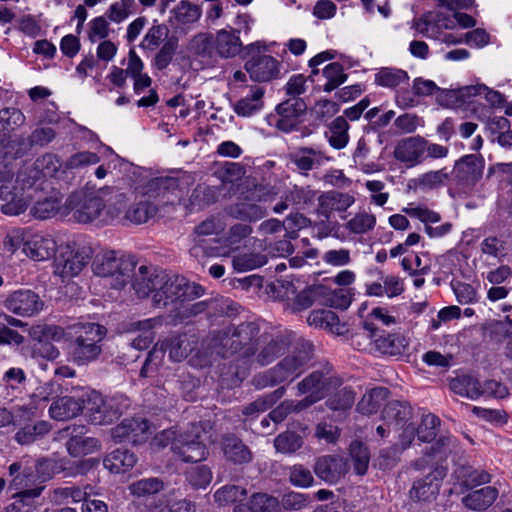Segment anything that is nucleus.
<instances>
[{
	"label": "nucleus",
	"instance_id": "nucleus-1",
	"mask_svg": "<svg viewBox=\"0 0 512 512\" xmlns=\"http://www.w3.org/2000/svg\"><path fill=\"white\" fill-rule=\"evenodd\" d=\"M158 287L152 296V306L166 309L171 306L168 318L171 324L177 325L207 312L213 300L196 299L202 297L205 289L185 277L164 272Z\"/></svg>",
	"mask_w": 512,
	"mask_h": 512
},
{
	"label": "nucleus",
	"instance_id": "nucleus-2",
	"mask_svg": "<svg viewBox=\"0 0 512 512\" xmlns=\"http://www.w3.org/2000/svg\"><path fill=\"white\" fill-rule=\"evenodd\" d=\"M280 187L272 184L267 176L249 175L235 202L225 207L229 217L243 222H257L268 215L264 203L278 199Z\"/></svg>",
	"mask_w": 512,
	"mask_h": 512
},
{
	"label": "nucleus",
	"instance_id": "nucleus-3",
	"mask_svg": "<svg viewBox=\"0 0 512 512\" xmlns=\"http://www.w3.org/2000/svg\"><path fill=\"white\" fill-rule=\"evenodd\" d=\"M288 340L282 335L259 334L253 347L246 348L243 364L224 365L220 379L227 388L238 386L250 373L253 366L266 367L284 354Z\"/></svg>",
	"mask_w": 512,
	"mask_h": 512
},
{
	"label": "nucleus",
	"instance_id": "nucleus-4",
	"mask_svg": "<svg viewBox=\"0 0 512 512\" xmlns=\"http://www.w3.org/2000/svg\"><path fill=\"white\" fill-rule=\"evenodd\" d=\"M314 347L309 341H299L293 351L283 357L276 365L257 373L251 382L256 389L272 387L284 382L291 383L308 368L313 358Z\"/></svg>",
	"mask_w": 512,
	"mask_h": 512
},
{
	"label": "nucleus",
	"instance_id": "nucleus-5",
	"mask_svg": "<svg viewBox=\"0 0 512 512\" xmlns=\"http://www.w3.org/2000/svg\"><path fill=\"white\" fill-rule=\"evenodd\" d=\"M260 334L256 322H242L237 326H228L214 331L209 338V347L222 357L238 354L237 359L228 365L243 364L246 348L253 347Z\"/></svg>",
	"mask_w": 512,
	"mask_h": 512
},
{
	"label": "nucleus",
	"instance_id": "nucleus-6",
	"mask_svg": "<svg viewBox=\"0 0 512 512\" xmlns=\"http://www.w3.org/2000/svg\"><path fill=\"white\" fill-rule=\"evenodd\" d=\"M202 436L200 427L193 425L191 429L179 433L172 429L163 430L155 436L154 441L160 446L170 444L174 455L183 462H199L209 454Z\"/></svg>",
	"mask_w": 512,
	"mask_h": 512
},
{
	"label": "nucleus",
	"instance_id": "nucleus-7",
	"mask_svg": "<svg viewBox=\"0 0 512 512\" xmlns=\"http://www.w3.org/2000/svg\"><path fill=\"white\" fill-rule=\"evenodd\" d=\"M111 193V188L104 187L96 191L80 190L72 193L65 206L72 212V217L78 223L87 224L99 218L106 207L105 199Z\"/></svg>",
	"mask_w": 512,
	"mask_h": 512
},
{
	"label": "nucleus",
	"instance_id": "nucleus-8",
	"mask_svg": "<svg viewBox=\"0 0 512 512\" xmlns=\"http://www.w3.org/2000/svg\"><path fill=\"white\" fill-rule=\"evenodd\" d=\"M92 267L95 275L110 278L111 287L121 289L134 272L136 261L132 256L117 255L115 251H109L97 256Z\"/></svg>",
	"mask_w": 512,
	"mask_h": 512
},
{
	"label": "nucleus",
	"instance_id": "nucleus-9",
	"mask_svg": "<svg viewBox=\"0 0 512 512\" xmlns=\"http://www.w3.org/2000/svg\"><path fill=\"white\" fill-rule=\"evenodd\" d=\"M342 384V378L330 364L326 363L306 375L296 384L295 388L297 395L314 396L315 399L320 401L326 398L334 389L340 388Z\"/></svg>",
	"mask_w": 512,
	"mask_h": 512
},
{
	"label": "nucleus",
	"instance_id": "nucleus-10",
	"mask_svg": "<svg viewBox=\"0 0 512 512\" xmlns=\"http://www.w3.org/2000/svg\"><path fill=\"white\" fill-rule=\"evenodd\" d=\"M128 407L124 398L104 399L101 395L93 393L84 401L85 416L94 425H109L117 420Z\"/></svg>",
	"mask_w": 512,
	"mask_h": 512
},
{
	"label": "nucleus",
	"instance_id": "nucleus-11",
	"mask_svg": "<svg viewBox=\"0 0 512 512\" xmlns=\"http://www.w3.org/2000/svg\"><path fill=\"white\" fill-rule=\"evenodd\" d=\"M104 337L103 327L96 323L83 326L82 331L72 343V357L78 365H85L96 360L101 353L98 344Z\"/></svg>",
	"mask_w": 512,
	"mask_h": 512
},
{
	"label": "nucleus",
	"instance_id": "nucleus-12",
	"mask_svg": "<svg viewBox=\"0 0 512 512\" xmlns=\"http://www.w3.org/2000/svg\"><path fill=\"white\" fill-rule=\"evenodd\" d=\"M244 49L247 54H251L244 67L253 81L267 82L279 76V61L271 55L261 53L257 43L249 44Z\"/></svg>",
	"mask_w": 512,
	"mask_h": 512
},
{
	"label": "nucleus",
	"instance_id": "nucleus-13",
	"mask_svg": "<svg viewBox=\"0 0 512 512\" xmlns=\"http://www.w3.org/2000/svg\"><path fill=\"white\" fill-rule=\"evenodd\" d=\"M364 329L368 337L374 344L375 350L379 353L391 357L402 356L408 350L410 340L400 332L379 333L378 328L371 323H365Z\"/></svg>",
	"mask_w": 512,
	"mask_h": 512
},
{
	"label": "nucleus",
	"instance_id": "nucleus-14",
	"mask_svg": "<svg viewBox=\"0 0 512 512\" xmlns=\"http://www.w3.org/2000/svg\"><path fill=\"white\" fill-rule=\"evenodd\" d=\"M0 200L3 201L1 211L6 215H19L28 207V198L31 195H24V190L18 189L13 179V174L5 172L0 175Z\"/></svg>",
	"mask_w": 512,
	"mask_h": 512
},
{
	"label": "nucleus",
	"instance_id": "nucleus-15",
	"mask_svg": "<svg viewBox=\"0 0 512 512\" xmlns=\"http://www.w3.org/2000/svg\"><path fill=\"white\" fill-rule=\"evenodd\" d=\"M88 252L83 249H75L70 245L61 247L54 261L55 274L62 278H70L78 275L89 261Z\"/></svg>",
	"mask_w": 512,
	"mask_h": 512
},
{
	"label": "nucleus",
	"instance_id": "nucleus-16",
	"mask_svg": "<svg viewBox=\"0 0 512 512\" xmlns=\"http://www.w3.org/2000/svg\"><path fill=\"white\" fill-rule=\"evenodd\" d=\"M113 439L118 442H128L133 445L145 443L152 434L151 426L144 418L124 419L111 431Z\"/></svg>",
	"mask_w": 512,
	"mask_h": 512
},
{
	"label": "nucleus",
	"instance_id": "nucleus-17",
	"mask_svg": "<svg viewBox=\"0 0 512 512\" xmlns=\"http://www.w3.org/2000/svg\"><path fill=\"white\" fill-rule=\"evenodd\" d=\"M446 472L445 467L436 466L423 478L414 481L409 491L410 499L416 502H430L434 500L439 493Z\"/></svg>",
	"mask_w": 512,
	"mask_h": 512
},
{
	"label": "nucleus",
	"instance_id": "nucleus-18",
	"mask_svg": "<svg viewBox=\"0 0 512 512\" xmlns=\"http://www.w3.org/2000/svg\"><path fill=\"white\" fill-rule=\"evenodd\" d=\"M313 470L319 479L328 484H336L349 471V463L341 455H324L316 459Z\"/></svg>",
	"mask_w": 512,
	"mask_h": 512
},
{
	"label": "nucleus",
	"instance_id": "nucleus-19",
	"mask_svg": "<svg viewBox=\"0 0 512 512\" xmlns=\"http://www.w3.org/2000/svg\"><path fill=\"white\" fill-rule=\"evenodd\" d=\"M5 307L12 313L31 317L43 309V301L39 295L29 289H21L12 292L5 299Z\"/></svg>",
	"mask_w": 512,
	"mask_h": 512
},
{
	"label": "nucleus",
	"instance_id": "nucleus-20",
	"mask_svg": "<svg viewBox=\"0 0 512 512\" xmlns=\"http://www.w3.org/2000/svg\"><path fill=\"white\" fill-rule=\"evenodd\" d=\"M69 439L66 442V449L70 456L80 457L92 454L100 449V442L97 438L87 436L88 429L84 425L67 427Z\"/></svg>",
	"mask_w": 512,
	"mask_h": 512
},
{
	"label": "nucleus",
	"instance_id": "nucleus-21",
	"mask_svg": "<svg viewBox=\"0 0 512 512\" xmlns=\"http://www.w3.org/2000/svg\"><path fill=\"white\" fill-rule=\"evenodd\" d=\"M484 160L477 155H466L456 162L455 178L464 187L474 186L482 177Z\"/></svg>",
	"mask_w": 512,
	"mask_h": 512
},
{
	"label": "nucleus",
	"instance_id": "nucleus-22",
	"mask_svg": "<svg viewBox=\"0 0 512 512\" xmlns=\"http://www.w3.org/2000/svg\"><path fill=\"white\" fill-rule=\"evenodd\" d=\"M317 200V214L321 217L331 216L334 212H346L355 203L352 194L337 190L323 192Z\"/></svg>",
	"mask_w": 512,
	"mask_h": 512
},
{
	"label": "nucleus",
	"instance_id": "nucleus-23",
	"mask_svg": "<svg viewBox=\"0 0 512 512\" xmlns=\"http://www.w3.org/2000/svg\"><path fill=\"white\" fill-rule=\"evenodd\" d=\"M425 151L426 139L420 136H413L398 142L394 150V156L397 160L413 167L423 162Z\"/></svg>",
	"mask_w": 512,
	"mask_h": 512
},
{
	"label": "nucleus",
	"instance_id": "nucleus-24",
	"mask_svg": "<svg viewBox=\"0 0 512 512\" xmlns=\"http://www.w3.org/2000/svg\"><path fill=\"white\" fill-rule=\"evenodd\" d=\"M307 110V104L301 98H289L277 105L276 111L280 118L276 123V127L284 132L292 131L297 123L298 118Z\"/></svg>",
	"mask_w": 512,
	"mask_h": 512
},
{
	"label": "nucleus",
	"instance_id": "nucleus-25",
	"mask_svg": "<svg viewBox=\"0 0 512 512\" xmlns=\"http://www.w3.org/2000/svg\"><path fill=\"white\" fill-rule=\"evenodd\" d=\"M164 270L155 268L153 266L141 265L134 275L133 289L139 298H146L151 295L158 287Z\"/></svg>",
	"mask_w": 512,
	"mask_h": 512
},
{
	"label": "nucleus",
	"instance_id": "nucleus-26",
	"mask_svg": "<svg viewBox=\"0 0 512 512\" xmlns=\"http://www.w3.org/2000/svg\"><path fill=\"white\" fill-rule=\"evenodd\" d=\"M196 347L197 341L195 336L181 334L163 340L159 350L162 351V355L168 352L169 358L172 361L180 362L195 350Z\"/></svg>",
	"mask_w": 512,
	"mask_h": 512
},
{
	"label": "nucleus",
	"instance_id": "nucleus-27",
	"mask_svg": "<svg viewBox=\"0 0 512 512\" xmlns=\"http://www.w3.org/2000/svg\"><path fill=\"white\" fill-rule=\"evenodd\" d=\"M220 443L223 455L228 462L241 465L252 460L249 447L236 435L226 433L222 435Z\"/></svg>",
	"mask_w": 512,
	"mask_h": 512
},
{
	"label": "nucleus",
	"instance_id": "nucleus-28",
	"mask_svg": "<svg viewBox=\"0 0 512 512\" xmlns=\"http://www.w3.org/2000/svg\"><path fill=\"white\" fill-rule=\"evenodd\" d=\"M214 35L209 32L195 34L187 44V52L203 63H212L216 60Z\"/></svg>",
	"mask_w": 512,
	"mask_h": 512
},
{
	"label": "nucleus",
	"instance_id": "nucleus-29",
	"mask_svg": "<svg viewBox=\"0 0 512 512\" xmlns=\"http://www.w3.org/2000/svg\"><path fill=\"white\" fill-rule=\"evenodd\" d=\"M56 242L49 235L31 234L24 243L23 252L35 261L49 259L55 254Z\"/></svg>",
	"mask_w": 512,
	"mask_h": 512
},
{
	"label": "nucleus",
	"instance_id": "nucleus-30",
	"mask_svg": "<svg viewBox=\"0 0 512 512\" xmlns=\"http://www.w3.org/2000/svg\"><path fill=\"white\" fill-rule=\"evenodd\" d=\"M453 477L462 492L491 482V475L487 471L476 469L469 464L458 465L453 471Z\"/></svg>",
	"mask_w": 512,
	"mask_h": 512
},
{
	"label": "nucleus",
	"instance_id": "nucleus-31",
	"mask_svg": "<svg viewBox=\"0 0 512 512\" xmlns=\"http://www.w3.org/2000/svg\"><path fill=\"white\" fill-rule=\"evenodd\" d=\"M216 58H233L243 49L238 30L221 29L215 35Z\"/></svg>",
	"mask_w": 512,
	"mask_h": 512
},
{
	"label": "nucleus",
	"instance_id": "nucleus-32",
	"mask_svg": "<svg viewBox=\"0 0 512 512\" xmlns=\"http://www.w3.org/2000/svg\"><path fill=\"white\" fill-rule=\"evenodd\" d=\"M84 411V400L71 396H63L54 400L49 408L51 418L66 421Z\"/></svg>",
	"mask_w": 512,
	"mask_h": 512
},
{
	"label": "nucleus",
	"instance_id": "nucleus-33",
	"mask_svg": "<svg viewBox=\"0 0 512 512\" xmlns=\"http://www.w3.org/2000/svg\"><path fill=\"white\" fill-rule=\"evenodd\" d=\"M264 93L263 87L254 85L251 87L249 94L240 98L233 104L234 112L241 117H250L258 113L264 105Z\"/></svg>",
	"mask_w": 512,
	"mask_h": 512
},
{
	"label": "nucleus",
	"instance_id": "nucleus-34",
	"mask_svg": "<svg viewBox=\"0 0 512 512\" xmlns=\"http://www.w3.org/2000/svg\"><path fill=\"white\" fill-rule=\"evenodd\" d=\"M496 487L486 486L478 490H474L462 498L463 505L474 511H482L489 508L498 497Z\"/></svg>",
	"mask_w": 512,
	"mask_h": 512
},
{
	"label": "nucleus",
	"instance_id": "nucleus-35",
	"mask_svg": "<svg viewBox=\"0 0 512 512\" xmlns=\"http://www.w3.org/2000/svg\"><path fill=\"white\" fill-rule=\"evenodd\" d=\"M290 161L302 172L310 171L322 164V152L312 147H299L289 153Z\"/></svg>",
	"mask_w": 512,
	"mask_h": 512
},
{
	"label": "nucleus",
	"instance_id": "nucleus-36",
	"mask_svg": "<svg viewBox=\"0 0 512 512\" xmlns=\"http://www.w3.org/2000/svg\"><path fill=\"white\" fill-rule=\"evenodd\" d=\"M481 383L470 374H459L449 381V388L462 397L477 399L481 396Z\"/></svg>",
	"mask_w": 512,
	"mask_h": 512
},
{
	"label": "nucleus",
	"instance_id": "nucleus-37",
	"mask_svg": "<svg viewBox=\"0 0 512 512\" xmlns=\"http://www.w3.org/2000/svg\"><path fill=\"white\" fill-rule=\"evenodd\" d=\"M137 462L134 453L125 449L112 451L103 461L104 466L114 473H125Z\"/></svg>",
	"mask_w": 512,
	"mask_h": 512
},
{
	"label": "nucleus",
	"instance_id": "nucleus-38",
	"mask_svg": "<svg viewBox=\"0 0 512 512\" xmlns=\"http://www.w3.org/2000/svg\"><path fill=\"white\" fill-rule=\"evenodd\" d=\"M389 391L384 387L373 388L366 392L357 404V411L361 414L370 415L376 413L388 398Z\"/></svg>",
	"mask_w": 512,
	"mask_h": 512
},
{
	"label": "nucleus",
	"instance_id": "nucleus-39",
	"mask_svg": "<svg viewBox=\"0 0 512 512\" xmlns=\"http://www.w3.org/2000/svg\"><path fill=\"white\" fill-rule=\"evenodd\" d=\"M349 456L354 473L358 476L366 475L370 463L369 448L363 442L354 440L349 446Z\"/></svg>",
	"mask_w": 512,
	"mask_h": 512
},
{
	"label": "nucleus",
	"instance_id": "nucleus-40",
	"mask_svg": "<svg viewBox=\"0 0 512 512\" xmlns=\"http://www.w3.org/2000/svg\"><path fill=\"white\" fill-rule=\"evenodd\" d=\"M412 417L411 406L404 401H390L383 410V418L389 424L404 426Z\"/></svg>",
	"mask_w": 512,
	"mask_h": 512
},
{
	"label": "nucleus",
	"instance_id": "nucleus-41",
	"mask_svg": "<svg viewBox=\"0 0 512 512\" xmlns=\"http://www.w3.org/2000/svg\"><path fill=\"white\" fill-rule=\"evenodd\" d=\"M335 393L328 394L325 405L328 409L335 412H346L353 406L356 393L348 386L337 388Z\"/></svg>",
	"mask_w": 512,
	"mask_h": 512
},
{
	"label": "nucleus",
	"instance_id": "nucleus-42",
	"mask_svg": "<svg viewBox=\"0 0 512 512\" xmlns=\"http://www.w3.org/2000/svg\"><path fill=\"white\" fill-rule=\"evenodd\" d=\"M50 431V424L46 421L28 423L21 427L14 435L15 441L20 445H29Z\"/></svg>",
	"mask_w": 512,
	"mask_h": 512
},
{
	"label": "nucleus",
	"instance_id": "nucleus-43",
	"mask_svg": "<svg viewBox=\"0 0 512 512\" xmlns=\"http://www.w3.org/2000/svg\"><path fill=\"white\" fill-rule=\"evenodd\" d=\"M326 288L321 285L309 286L299 292L292 302L287 304L288 309L297 313L310 308L316 299L325 293Z\"/></svg>",
	"mask_w": 512,
	"mask_h": 512
},
{
	"label": "nucleus",
	"instance_id": "nucleus-44",
	"mask_svg": "<svg viewBox=\"0 0 512 512\" xmlns=\"http://www.w3.org/2000/svg\"><path fill=\"white\" fill-rule=\"evenodd\" d=\"M158 212V205L149 200L132 204L126 211L125 218L133 224L146 223Z\"/></svg>",
	"mask_w": 512,
	"mask_h": 512
},
{
	"label": "nucleus",
	"instance_id": "nucleus-45",
	"mask_svg": "<svg viewBox=\"0 0 512 512\" xmlns=\"http://www.w3.org/2000/svg\"><path fill=\"white\" fill-rule=\"evenodd\" d=\"M171 12L178 25L194 24L202 15L201 8L188 0L180 1Z\"/></svg>",
	"mask_w": 512,
	"mask_h": 512
},
{
	"label": "nucleus",
	"instance_id": "nucleus-46",
	"mask_svg": "<svg viewBox=\"0 0 512 512\" xmlns=\"http://www.w3.org/2000/svg\"><path fill=\"white\" fill-rule=\"evenodd\" d=\"M349 124L344 116L335 118L326 133L330 145L335 149L344 148L349 141Z\"/></svg>",
	"mask_w": 512,
	"mask_h": 512
},
{
	"label": "nucleus",
	"instance_id": "nucleus-47",
	"mask_svg": "<svg viewBox=\"0 0 512 512\" xmlns=\"http://www.w3.org/2000/svg\"><path fill=\"white\" fill-rule=\"evenodd\" d=\"M179 187V181L175 177L161 176L151 179L146 185V194L150 198H164Z\"/></svg>",
	"mask_w": 512,
	"mask_h": 512
},
{
	"label": "nucleus",
	"instance_id": "nucleus-48",
	"mask_svg": "<svg viewBox=\"0 0 512 512\" xmlns=\"http://www.w3.org/2000/svg\"><path fill=\"white\" fill-rule=\"evenodd\" d=\"M9 475L11 477L9 490H26V487L33 480V471L27 465L22 462H14L9 466Z\"/></svg>",
	"mask_w": 512,
	"mask_h": 512
},
{
	"label": "nucleus",
	"instance_id": "nucleus-49",
	"mask_svg": "<svg viewBox=\"0 0 512 512\" xmlns=\"http://www.w3.org/2000/svg\"><path fill=\"white\" fill-rule=\"evenodd\" d=\"M376 226V216L365 210L356 213L350 220H348L344 227L345 229L355 235H362L372 231Z\"/></svg>",
	"mask_w": 512,
	"mask_h": 512
},
{
	"label": "nucleus",
	"instance_id": "nucleus-50",
	"mask_svg": "<svg viewBox=\"0 0 512 512\" xmlns=\"http://www.w3.org/2000/svg\"><path fill=\"white\" fill-rule=\"evenodd\" d=\"M216 201V190L208 185L199 184L193 189L189 197V207L191 210H201Z\"/></svg>",
	"mask_w": 512,
	"mask_h": 512
},
{
	"label": "nucleus",
	"instance_id": "nucleus-51",
	"mask_svg": "<svg viewBox=\"0 0 512 512\" xmlns=\"http://www.w3.org/2000/svg\"><path fill=\"white\" fill-rule=\"evenodd\" d=\"M409 76L406 71L384 67L375 74V83L382 87L395 88L402 83H407Z\"/></svg>",
	"mask_w": 512,
	"mask_h": 512
},
{
	"label": "nucleus",
	"instance_id": "nucleus-52",
	"mask_svg": "<svg viewBox=\"0 0 512 512\" xmlns=\"http://www.w3.org/2000/svg\"><path fill=\"white\" fill-rule=\"evenodd\" d=\"M250 512H281L279 500L267 493H254L249 499Z\"/></svg>",
	"mask_w": 512,
	"mask_h": 512
},
{
	"label": "nucleus",
	"instance_id": "nucleus-53",
	"mask_svg": "<svg viewBox=\"0 0 512 512\" xmlns=\"http://www.w3.org/2000/svg\"><path fill=\"white\" fill-rule=\"evenodd\" d=\"M61 208V200L57 196H48L37 200L30 210L33 217L45 220L55 216Z\"/></svg>",
	"mask_w": 512,
	"mask_h": 512
},
{
	"label": "nucleus",
	"instance_id": "nucleus-54",
	"mask_svg": "<svg viewBox=\"0 0 512 512\" xmlns=\"http://www.w3.org/2000/svg\"><path fill=\"white\" fill-rule=\"evenodd\" d=\"M458 93L463 101H465V98L484 95L485 99L494 107H500L504 102V98L499 92L490 90L487 86L480 84L461 88Z\"/></svg>",
	"mask_w": 512,
	"mask_h": 512
},
{
	"label": "nucleus",
	"instance_id": "nucleus-55",
	"mask_svg": "<svg viewBox=\"0 0 512 512\" xmlns=\"http://www.w3.org/2000/svg\"><path fill=\"white\" fill-rule=\"evenodd\" d=\"M286 393L285 386H281L274 390L272 393L256 399L254 402L248 404L244 409L245 415H253L254 413L264 412L275 404Z\"/></svg>",
	"mask_w": 512,
	"mask_h": 512
},
{
	"label": "nucleus",
	"instance_id": "nucleus-56",
	"mask_svg": "<svg viewBox=\"0 0 512 512\" xmlns=\"http://www.w3.org/2000/svg\"><path fill=\"white\" fill-rule=\"evenodd\" d=\"M185 476L187 483L196 490L205 489L212 481V471L207 465L191 467Z\"/></svg>",
	"mask_w": 512,
	"mask_h": 512
},
{
	"label": "nucleus",
	"instance_id": "nucleus-57",
	"mask_svg": "<svg viewBox=\"0 0 512 512\" xmlns=\"http://www.w3.org/2000/svg\"><path fill=\"white\" fill-rule=\"evenodd\" d=\"M267 263V257L260 253H243L233 257L232 265L236 271L243 272L259 268Z\"/></svg>",
	"mask_w": 512,
	"mask_h": 512
},
{
	"label": "nucleus",
	"instance_id": "nucleus-58",
	"mask_svg": "<svg viewBox=\"0 0 512 512\" xmlns=\"http://www.w3.org/2000/svg\"><path fill=\"white\" fill-rule=\"evenodd\" d=\"M42 490L43 487H37L17 492L14 495L16 500L8 505L4 512H28L32 500L39 497Z\"/></svg>",
	"mask_w": 512,
	"mask_h": 512
},
{
	"label": "nucleus",
	"instance_id": "nucleus-59",
	"mask_svg": "<svg viewBox=\"0 0 512 512\" xmlns=\"http://www.w3.org/2000/svg\"><path fill=\"white\" fill-rule=\"evenodd\" d=\"M303 445L302 437L293 431H285L274 440V446L278 452L290 454L296 452Z\"/></svg>",
	"mask_w": 512,
	"mask_h": 512
},
{
	"label": "nucleus",
	"instance_id": "nucleus-60",
	"mask_svg": "<svg viewBox=\"0 0 512 512\" xmlns=\"http://www.w3.org/2000/svg\"><path fill=\"white\" fill-rule=\"evenodd\" d=\"M163 487L164 484L159 478H146L132 483L129 490L136 497H146L158 493Z\"/></svg>",
	"mask_w": 512,
	"mask_h": 512
},
{
	"label": "nucleus",
	"instance_id": "nucleus-61",
	"mask_svg": "<svg viewBox=\"0 0 512 512\" xmlns=\"http://www.w3.org/2000/svg\"><path fill=\"white\" fill-rule=\"evenodd\" d=\"M323 75L327 79L324 85L325 92H331L346 81L347 75L344 73L343 66L337 62L328 64L323 69Z\"/></svg>",
	"mask_w": 512,
	"mask_h": 512
},
{
	"label": "nucleus",
	"instance_id": "nucleus-62",
	"mask_svg": "<svg viewBox=\"0 0 512 512\" xmlns=\"http://www.w3.org/2000/svg\"><path fill=\"white\" fill-rule=\"evenodd\" d=\"M450 178V173L446 169L437 171H429L418 177L415 182L416 186L423 189H435L444 185Z\"/></svg>",
	"mask_w": 512,
	"mask_h": 512
},
{
	"label": "nucleus",
	"instance_id": "nucleus-63",
	"mask_svg": "<svg viewBox=\"0 0 512 512\" xmlns=\"http://www.w3.org/2000/svg\"><path fill=\"white\" fill-rule=\"evenodd\" d=\"M246 494L247 492L244 488L236 485H227L218 489L214 494V498L220 505H228L243 501Z\"/></svg>",
	"mask_w": 512,
	"mask_h": 512
},
{
	"label": "nucleus",
	"instance_id": "nucleus-64",
	"mask_svg": "<svg viewBox=\"0 0 512 512\" xmlns=\"http://www.w3.org/2000/svg\"><path fill=\"white\" fill-rule=\"evenodd\" d=\"M440 419L433 415L427 414L422 417L421 424L416 429L418 439L422 442L432 441L438 433Z\"/></svg>",
	"mask_w": 512,
	"mask_h": 512
}]
</instances>
